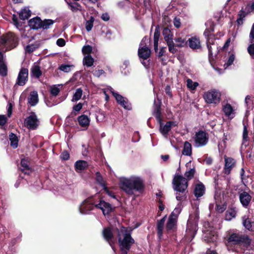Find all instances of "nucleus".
Wrapping results in <instances>:
<instances>
[{"mask_svg": "<svg viewBox=\"0 0 254 254\" xmlns=\"http://www.w3.org/2000/svg\"><path fill=\"white\" fill-rule=\"evenodd\" d=\"M119 184L121 190L130 196L135 195L136 192L142 193L144 190V181L138 176L121 177Z\"/></svg>", "mask_w": 254, "mask_h": 254, "instance_id": "f257e3e1", "label": "nucleus"}, {"mask_svg": "<svg viewBox=\"0 0 254 254\" xmlns=\"http://www.w3.org/2000/svg\"><path fill=\"white\" fill-rule=\"evenodd\" d=\"M118 236L121 254H127V251L129 250L131 245L134 244V240L125 227H123L119 231Z\"/></svg>", "mask_w": 254, "mask_h": 254, "instance_id": "f03ea898", "label": "nucleus"}, {"mask_svg": "<svg viewBox=\"0 0 254 254\" xmlns=\"http://www.w3.org/2000/svg\"><path fill=\"white\" fill-rule=\"evenodd\" d=\"M199 219L197 210L194 214H190L186 228V239L188 241H191L194 237L197 231V222Z\"/></svg>", "mask_w": 254, "mask_h": 254, "instance_id": "7ed1b4c3", "label": "nucleus"}, {"mask_svg": "<svg viewBox=\"0 0 254 254\" xmlns=\"http://www.w3.org/2000/svg\"><path fill=\"white\" fill-rule=\"evenodd\" d=\"M227 241L233 244H239L244 247L246 250H253V245L248 236L236 233L231 234L227 239Z\"/></svg>", "mask_w": 254, "mask_h": 254, "instance_id": "20e7f679", "label": "nucleus"}, {"mask_svg": "<svg viewBox=\"0 0 254 254\" xmlns=\"http://www.w3.org/2000/svg\"><path fill=\"white\" fill-rule=\"evenodd\" d=\"M147 39L144 37L141 40L139 47L138 50V55L140 59L143 61L147 60L150 56L151 51L150 49L147 46L146 41ZM142 64L146 67L148 65V61L141 62Z\"/></svg>", "mask_w": 254, "mask_h": 254, "instance_id": "39448f33", "label": "nucleus"}, {"mask_svg": "<svg viewBox=\"0 0 254 254\" xmlns=\"http://www.w3.org/2000/svg\"><path fill=\"white\" fill-rule=\"evenodd\" d=\"M173 188L177 192H184L188 188V182L182 175L175 176L172 181Z\"/></svg>", "mask_w": 254, "mask_h": 254, "instance_id": "423d86ee", "label": "nucleus"}, {"mask_svg": "<svg viewBox=\"0 0 254 254\" xmlns=\"http://www.w3.org/2000/svg\"><path fill=\"white\" fill-rule=\"evenodd\" d=\"M203 98L208 104H217L220 101L221 93L216 89H212L204 93Z\"/></svg>", "mask_w": 254, "mask_h": 254, "instance_id": "0eeeda50", "label": "nucleus"}, {"mask_svg": "<svg viewBox=\"0 0 254 254\" xmlns=\"http://www.w3.org/2000/svg\"><path fill=\"white\" fill-rule=\"evenodd\" d=\"M24 126L28 129L34 130L38 128L40 121L36 114L32 112L24 120Z\"/></svg>", "mask_w": 254, "mask_h": 254, "instance_id": "6e6552de", "label": "nucleus"}, {"mask_svg": "<svg viewBox=\"0 0 254 254\" xmlns=\"http://www.w3.org/2000/svg\"><path fill=\"white\" fill-rule=\"evenodd\" d=\"M96 200L95 198L90 197L84 200L79 207L81 214H85L88 213L95 207Z\"/></svg>", "mask_w": 254, "mask_h": 254, "instance_id": "1a4fd4ad", "label": "nucleus"}, {"mask_svg": "<svg viewBox=\"0 0 254 254\" xmlns=\"http://www.w3.org/2000/svg\"><path fill=\"white\" fill-rule=\"evenodd\" d=\"M193 139L195 146L199 147L203 146L207 143L208 136L205 131L200 130L196 132Z\"/></svg>", "mask_w": 254, "mask_h": 254, "instance_id": "9d476101", "label": "nucleus"}, {"mask_svg": "<svg viewBox=\"0 0 254 254\" xmlns=\"http://www.w3.org/2000/svg\"><path fill=\"white\" fill-rule=\"evenodd\" d=\"M95 207L101 209L104 215L109 214L113 209L112 206L109 203L101 199L96 200Z\"/></svg>", "mask_w": 254, "mask_h": 254, "instance_id": "9b49d317", "label": "nucleus"}, {"mask_svg": "<svg viewBox=\"0 0 254 254\" xmlns=\"http://www.w3.org/2000/svg\"><path fill=\"white\" fill-rule=\"evenodd\" d=\"M204 35L205 37H207V47L208 50L209 56H212L214 51L217 52V46L215 44V41L213 39V36L211 35L208 36V32L207 30H206L204 32Z\"/></svg>", "mask_w": 254, "mask_h": 254, "instance_id": "f8f14e48", "label": "nucleus"}, {"mask_svg": "<svg viewBox=\"0 0 254 254\" xmlns=\"http://www.w3.org/2000/svg\"><path fill=\"white\" fill-rule=\"evenodd\" d=\"M243 225L247 229L254 231V219L252 214L247 212L242 217Z\"/></svg>", "mask_w": 254, "mask_h": 254, "instance_id": "ddd939ff", "label": "nucleus"}, {"mask_svg": "<svg viewBox=\"0 0 254 254\" xmlns=\"http://www.w3.org/2000/svg\"><path fill=\"white\" fill-rule=\"evenodd\" d=\"M28 70L22 68L20 70L16 80V84L19 86H23L28 80Z\"/></svg>", "mask_w": 254, "mask_h": 254, "instance_id": "4468645a", "label": "nucleus"}, {"mask_svg": "<svg viewBox=\"0 0 254 254\" xmlns=\"http://www.w3.org/2000/svg\"><path fill=\"white\" fill-rule=\"evenodd\" d=\"M159 123L160 124L159 130L165 137H167L168 133L171 129L172 127L177 125L175 122L171 121L167 122L165 125L163 124L162 121Z\"/></svg>", "mask_w": 254, "mask_h": 254, "instance_id": "2eb2a0df", "label": "nucleus"}, {"mask_svg": "<svg viewBox=\"0 0 254 254\" xmlns=\"http://www.w3.org/2000/svg\"><path fill=\"white\" fill-rule=\"evenodd\" d=\"M113 96L116 98L117 102L123 107L125 109L130 110L131 109L130 104L128 102L127 99L125 98L122 95L116 93L114 91H112Z\"/></svg>", "mask_w": 254, "mask_h": 254, "instance_id": "dca6fc26", "label": "nucleus"}, {"mask_svg": "<svg viewBox=\"0 0 254 254\" xmlns=\"http://www.w3.org/2000/svg\"><path fill=\"white\" fill-rule=\"evenodd\" d=\"M203 238L207 242L214 241L216 240L217 236L215 232L212 231V228L203 230Z\"/></svg>", "mask_w": 254, "mask_h": 254, "instance_id": "f3484780", "label": "nucleus"}, {"mask_svg": "<svg viewBox=\"0 0 254 254\" xmlns=\"http://www.w3.org/2000/svg\"><path fill=\"white\" fill-rule=\"evenodd\" d=\"M77 121L80 127L87 129L90 125V119L88 116L83 114L77 118Z\"/></svg>", "mask_w": 254, "mask_h": 254, "instance_id": "a211bd4d", "label": "nucleus"}, {"mask_svg": "<svg viewBox=\"0 0 254 254\" xmlns=\"http://www.w3.org/2000/svg\"><path fill=\"white\" fill-rule=\"evenodd\" d=\"M190 48L193 50H197L201 47L200 40L196 36L191 37L188 40Z\"/></svg>", "mask_w": 254, "mask_h": 254, "instance_id": "6ab92c4d", "label": "nucleus"}, {"mask_svg": "<svg viewBox=\"0 0 254 254\" xmlns=\"http://www.w3.org/2000/svg\"><path fill=\"white\" fill-rule=\"evenodd\" d=\"M103 235L105 239L108 242L113 251L115 252L114 247L112 244L113 234L111 229L110 228H105L103 231Z\"/></svg>", "mask_w": 254, "mask_h": 254, "instance_id": "aec40b11", "label": "nucleus"}, {"mask_svg": "<svg viewBox=\"0 0 254 254\" xmlns=\"http://www.w3.org/2000/svg\"><path fill=\"white\" fill-rule=\"evenodd\" d=\"M239 198L242 204L245 207L249 205L252 199L251 196L246 191L241 193Z\"/></svg>", "mask_w": 254, "mask_h": 254, "instance_id": "412c9836", "label": "nucleus"}, {"mask_svg": "<svg viewBox=\"0 0 254 254\" xmlns=\"http://www.w3.org/2000/svg\"><path fill=\"white\" fill-rule=\"evenodd\" d=\"M225 173L228 174L235 165V160L231 158L225 157Z\"/></svg>", "mask_w": 254, "mask_h": 254, "instance_id": "4be33fe9", "label": "nucleus"}, {"mask_svg": "<svg viewBox=\"0 0 254 254\" xmlns=\"http://www.w3.org/2000/svg\"><path fill=\"white\" fill-rule=\"evenodd\" d=\"M38 94L37 92L36 91L31 92L28 98V103L31 106H34L38 103Z\"/></svg>", "mask_w": 254, "mask_h": 254, "instance_id": "5701e85b", "label": "nucleus"}, {"mask_svg": "<svg viewBox=\"0 0 254 254\" xmlns=\"http://www.w3.org/2000/svg\"><path fill=\"white\" fill-rule=\"evenodd\" d=\"M205 192V187L201 183L196 184L194 189V194L197 197L202 196Z\"/></svg>", "mask_w": 254, "mask_h": 254, "instance_id": "b1692460", "label": "nucleus"}, {"mask_svg": "<svg viewBox=\"0 0 254 254\" xmlns=\"http://www.w3.org/2000/svg\"><path fill=\"white\" fill-rule=\"evenodd\" d=\"M88 166V163L83 160H78L74 164L75 170L77 172L80 173L84 170Z\"/></svg>", "mask_w": 254, "mask_h": 254, "instance_id": "393cba45", "label": "nucleus"}, {"mask_svg": "<svg viewBox=\"0 0 254 254\" xmlns=\"http://www.w3.org/2000/svg\"><path fill=\"white\" fill-rule=\"evenodd\" d=\"M29 26L33 29H38L41 28L42 23L41 19L39 17H35L30 19L29 21Z\"/></svg>", "mask_w": 254, "mask_h": 254, "instance_id": "a878e982", "label": "nucleus"}, {"mask_svg": "<svg viewBox=\"0 0 254 254\" xmlns=\"http://www.w3.org/2000/svg\"><path fill=\"white\" fill-rule=\"evenodd\" d=\"M31 76L39 78L42 75V71L40 67L36 64H34L31 68Z\"/></svg>", "mask_w": 254, "mask_h": 254, "instance_id": "bb28decb", "label": "nucleus"}, {"mask_svg": "<svg viewBox=\"0 0 254 254\" xmlns=\"http://www.w3.org/2000/svg\"><path fill=\"white\" fill-rule=\"evenodd\" d=\"M65 1L68 6V8L72 12H76L78 10H81V6L78 2H71L69 0H65Z\"/></svg>", "mask_w": 254, "mask_h": 254, "instance_id": "cd10ccee", "label": "nucleus"}, {"mask_svg": "<svg viewBox=\"0 0 254 254\" xmlns=\"http://www.w3.org/2000/svg\"><path fill=\"white\" fill-rule=\"evenodd\" d=\"M237 211L235 208H229L225 213V219L227 221H230L236 216Z\"/></svg>", "mask_w": 254, "mask_h": 254, "instance_id": "c85d7f7f", "label": "nucleus"}, {"mask_svg": "<svg viewBox=\"0 0 254 254\" xmlns=\"http://www.w3.org/2000/svg\"><path fill=\"white\" fill-rule=\"evenodd\" d=\"M19 16L22 20L27 19L31 16V11L28 7H24L19 11Z\"/></svg>", "mask_w": 254, "mask_h": 254, "instance_id": "c756f323", "label": "nucleus"}, {"mask_svg": "<svg viewBox=\"0 0 254 254\" xmlns=\"http://www.w3.org/2000/svg\"><path fill=\"white\" fill-rule=\"evenodd\" d=\"M163 35L167 43H172L173 41V34L171 30L168 28H165L163 31Z\"/></svg>", "mask_w": 254, "mask_h": 254, "instance_id": "7c9ffc66", "label": "nucleus"}, {"mask_svg": "<svg viewBox=\"0 0 254 254\" xmlns=\"http://www.w3.org/2000/svg\"><path fill=\"white\" fill-rule=\"evenodd\" d=\"M3 59V55L0 51V74L2 76H5L7 75V66L6 64L2 62Z\"/></svg>", "mask_w": 254, "mask_h": 254, "instance_id": "2f4dec72", "label": "nucleus"}, {"mask_svg": "<svg viewBox=\"0 0 254 254\" xmlns=\"http://www.w3.org/2000/svg\"><path fill=\"white\" fill-rule=\"evenodd\" d=\"M177 220V219L169 216L166 227V229L167 231L173 230L175 228Z\"/></svg>", "mask_w": 254, "mask_h": 254, "instance_id": "473e14b6", "label": "nucleus"}, {"mask_svg": "<svg viewBox=\"0 0 254 254\" xmlns=\"http://www.w3.org/2000/svg\"><path fill=\"white\" fill-rule=\"evenodd\" d=\"M191 152L192 148L191 144L188 141H185L182 151V154L184 155L190 156L191 154Z\"/></svg>", "mask_w": 254, "mask_h": 254, "instance_id": "72a5a7b5", "label": "nucleus"}, {"mask_svg": "<svg viewBox=\"0 0 254 254\" xmlns=\"http://www.w3.org/2000/svg\"><path fill=\"white\" fill-rule=\"evenodd\" d=\"M94 62V59L91 55L85 56L83 59V64L87 67H91L93 65Z\"/></svg>", "mask_w": 254, "mask_h": 254, "instance_id": "f704fd0d", "label": "nucleus"}, {"mask_svg": "<svg viewBox=\"0 0 254 254\" xmlns=\"http://www.w3.org/2000/svg\"><path fill=\"white\" fill-rule=\"evenodd\" d=\"M160 37V31L159 28L156 27L154 34V48L156 52L158 51V41Z\"/></svg>", "mask_w": 254, "mask_h": 254, "instance_id": "c9c22d12", "label": "nucleus"}, {"mask_svg": "<svg viewBox=\"0 0 254 254\" xmlns=\"http://www.w3.org/2000/svg\"><path fill=\"white\" fill-rule=\"evenodd\" d=\"M223 110L227 116L230 118L233 117L234 110L230 104H227L225 105L223 108Z\"/></svg>", "mask_w": 254, "mask_h": 254, "instance_id": "e433bc0d", "label": "nucleus"}, {"mask_svg": "<svg viewBox=\"0 0 254 254\" xmlns=\"http://www.w3.org/2000/svg\"><path fill=\"white\" fill-rule=\"evenodd\" d=\"M62 85L60 84L53 85L50 87V92L53 96H57L61 90Z\"/></svg>", "mask_w": 254, "mask_h": 254, "instance_id": "4c0bfd02", "label": "nucleus"}, {"mask_svg": "<svg viewBox=\"0 0 254 254\" xmlns=\"http://www.w3.org/2000/svg\"><path fill=\"white\" fill-rule=\"evenodd\" d=\"M166 215L163 218H162L157 223V233L159 237H160L162 235L163 229L164 228V223L166 220Z\"/></svg>", "mask_w": 254, "mask_h": 254, "instance_id": "58836bf2", "label": "nucleus"}, {"mask_svg": "<svg viewBox=\"0 0 254 254\" xmlns=\"http://www.w3.org/2000/svg\"><path fill=\"white\" fill-rule=\"evenodd\" d=\"M9 140L10 141V145L14 148H16L18 147V139L17 136L13 133H11L9 135Z\"/></svg>", "mask_w": 254, "mask_h": 254, "instance_id": "ea45409f", "label": "nucleus"}, {"mask_svg": "<svg viewBox=\"0 0 254 254\" xmlns=\"http://www.w3.org/2000/svg\"><path fill=\"white\" fill-rule=\"evenodd\" d=\"M195 173V167L190 168L188 169L185 173V176L188 182V180H191L194 176Z\"/></svg>", "mask_w": 254, "mask_h": 254, "instance_id": "a19ab883", "label": "nucleus"}, {"mask_svg": "<svg viewBox=\"0 0 254 254\" xmlns=\"http://www.w3.org/2000/svg\"><path fill=\"white\" fill-rule=\"evenodd\" d=\"M175 42L176 43V46L178 47H182L185 46L188 42L186 39L181 37H177L174 39Z\"/></svg>", "mask_w": 254, "mask_h": 254, "instance_id": "79ce46f5", "label": "nucleus"}, {"mask_svg": "<svg viewBox=\"0 0 254 254\" xmlns=\"http://www.w3.org/2000/svg\"><path fill=\"white\" fill-rule=\"evenodd\" d=\"M21 167L23 168L21 169V171L24 172L25 174L29 173V168L28 166V161L25 159H23L21 161Z\"/></svg>", "mask_w": 254, "mask_h": 254, "instance_id": "37998d69", "label": "nucleus"}, {"mask_svg": "<svg viewBox=\"0 0 254 254\" xmlns=\"http://www.w3.org/2000/svg\"><path fill=\"white\" fill-rule=\"evenodd\" d=\"M42 23L41 28L47 29L54 24V21L52 19H45L44 21H42Z\"/></svg>", "mask_w": 254, "mask_h": 254, "instance_id": "c03bdc74", "label": "nucleus"}, {"mask_svg": "<svg viewBox=\"0 0 254 254\" xmlns=\"http://www.w3.org/2000/svg\"><path fill=\"white\" fill-rule=\"evenodd\" d=\"M82 95V90L80 88H77L73 94L71 101L75 102L79 100L81 98Z\"/></svg>", "mask_w": 254, "mask_h": 254, "instance_id": "a18cd8bd", "label": "nucleus"}, {"mask_svg": "<svg viewBox=\"0 0 254 254\" xmlns=\"http://www.w3.org/2000/svg\"><path fill=\"white\" fill-rule=\"evenodd\" d=\"M197 82H193L190 79H188L187 80V85L188 88L194 90L198 86Z\"/></svg>", "mask_w": 254, "mask_h": 254, "instance_id": "49530a36", "label": "nucleus"}, {"mask_svg": "<svg viewBox=\"0 0 254 254\" xmlns=\"http://www.w3.org/2000/svg\"><path fill=\"white\" fill-rule=\"evenodd\" d=\"M94 18L93 16H90L89 20L86 21L85 23V28L86 30L89 32L90 31L93 26V22Z\"/></svg>", "mask_w": 254, "mask_h": 254, "instance_id": "de8ad7c7", "label": "nucleus"}, {"mask_svg": "<svg viewBox=\"0 0 254 254\" xmlns=\"http://www.w3.org/2000/svg\"><path fill=\"white\" fill-rule=\"evenodd\" d=\"M96 181L104 189L106 187V184L103 177L99 172L96 173Z\"/></svg>", "mask_w": 254, "mask_h": 254, "instance_id": "09e8293b", "label": "nucleus"}, {"mask_svg": "<svg viewBox=\"0 0 254 254\" xmlns=\"http://www.w3.org/2000/svg\"><path fill=\"white\" fill-rule=\"evenodd\" d=\"M243 125H244V129H243V143H244L245 142H247L249 141V138L248 137V131L247 125L244 123H243Z\"/></svg>", "mask_w": 254, "mask_h": 254, "instance_id": "8fccbe9b", "label": "nucleus"}, {"mask_svg": "<svg viewBox=\"0 0 254 254\" xmlns=\"http://www.w3.org/2000/svg\"><path fill=\"white\" fill-rule=\"evenodd\" d=\"M250 44L248 47L247 51L251 58L254 59V43H253V41L251 42V40H250Z\"/></svg>", "mask_w": 254, "mask_h": 254, "instance_id": "3c124183", "label": "nucleus"}, {"mask_svg": "<svg viewBox=\"0 0 254 254\" xmlns=\"http://www.w3.org/2000/svg\"><path fill=\"white\" fill-rule=\"evenodd\" d=\"M160 109V106H157L153 112V115L155 117L159 123H161V122L162 121L161 118V112Z\"/></svg>", "mask_w": 254, "mask_h": 254, "instance_id": "603ef678", "label": "nucleus"}, {"mask_svg": "<svg viewBox=\"0 0 254 254\" xmlns=\"http://www.w3.org/2000/svg\"><path fill=\"white\" fill-rule=\"evenodd\" d=\"M92 51V47L90 45H85L82 49V52L84 56L90 55Z\"/></svg>", "mask_w": 254, "mask_h": 254, "instance_id": "864d4df0", "label": "nucleus"}, {"mask_svg": "<svg viewBox=\"0 0 254 254\" xmlns=\"http://www.w3.org/2000/svg\"><path fill=\"white\" fill-rule=\"evenodd\" d=\"M72 67H73V65L63 64L60 66L59 69L65 72H68L71 70V68Z\"/></svg>", "mask_w": 254, "mask_h": 254, "instance_id": "5fc2aeb1", "label": "nucleus"}, {"mask_svg": "<svg viewBox=\"0 0 254 254\" xmlns=\"http://www.w3.org/2000/svg\"><path fill=\"white\" fill-rule=\"evenodd\" d=\"M181 208L180 207H176L173 211L171 213V215H170V217H171L172 218H174L175 219H177L178 215L181 212Z\"/></svg>", "mask_w": 254, "mask_h": 254, "instance_id": "6e6d98bb", "label": "nucleus"}, {"mask_svg": "<svg viewBox=\"0 0 254 254\" xmlns=\"http://www.w3.org/2000/svg\"><path fill=\"white\" fill-rule=\"evenodd\" d=\"M216 210L219 213L223 212L226 208V205L225 203L220 204L218 203V202L216 201Z\"/></svg>", "mask_w": 254, "mask_h": 254, "instance_id": "4d7b16f0", "label": "nucleus"}, {"mask_svg": "<svg viewBox=\"0 0 254 254\" xmlns=\"http://www.w3.org/2000/svg\"><path fill=\"white\" fill-rule=\"evenodd\" d=\"M235 60V55L234 54H231L226 64H224V66H226L225 68H227L229 66L232 64Z\"/></svg>", "mask_w": 254, "mask_h": 254, "instance_id": "13d9d810", "label": "nucleus"}, {"mask_svg": "<svg viewBox=\"0 0 254 254\" xmlns=\"http://www.w3.org/2000/svg\"><path fill=\"white\" fill-rule=\"evenodd\" d=\"M250 13L247 10V8L245 7V9L241 10L240 11V13L239 14V16L240 18H241L242 19H244L245 18V17L249 14Z\"/></svg>", "mask_w": 254, "mask_h": 254, "instance_id": "bf43d9fd", "label": "nucleus"}, {"mask_svg": "<svg viewBox=\"0 0 254 254\" xmlns=\"http://www.w3.org/2000/svg\"><path fill=\"white\" fill-rule=\"evenodd\" d=\"M167 45L168 46L169 50L170 52L173 54L176 52L177 49L175 48L173 41H172V43L170 42V43H168Z\"/></svg>", "mask_w": 254, "mask_h": 254, "instance_id": "052dcab7", "label": "nucleus"}, {"mask_svg": "<svg viewBox=\"0 0 254 254\" xmlns=\"http://www.w3.org/2000/svg\"><path fill=\"white\" fill-rule=\"evenodd\" d=\"M246 7L250 13L254 12V1H252L251 3L248 4Z\"/></svg>", "mask_w": 254, "mask_h": 254, "instance_id": "680f3d73", "label": "nucleus"}, {"mask_svg": "<svg viewBox=\"0 0 254 254\" xmlns=\"http://www.w3.org/2000/svg\"><path fill=\"white\" fill-rule=\"evenodd\" d=\"M252 104V100L251 98L249 95H247L245 98V105L248 108V107L249 108H250Z\"/></svg>", "mask_w": 254, "mask_h": 254, "instance_id": "e2e57ef3", "label": "nucleus"}, {"mask_svg": "<svg viewBox=\"0 0 254 254\" xmlns=\"http://www.w3.org/2000/svg\"><path fill=\"white\" fill-rule=\"evenodd\" d=\"M105 73L103 69L96 70L93 72V74L97 77H99Z\"/></svg>", "mask_w": 254, "mask_h": 254, "instance_id": "0e129e2a", "label": "nucleus"}, {"mask_svg": "<svg viewBox=\"0 0 254 254\" xmlns=\"http://www.w3.org/2000/svg\"><path fill=\"white\" fill-rule=\"evenodd\" d=\"M174 25L176 28L180 27L181 25L180 19L178 17H175L174 19Z\"/></svg>", "mask_w": 254, "mask_h": 254, "instance_id": "69168bd1", "label": "nucleus"}, {"mask_svg": "<svg viewBox=\"0 0 254 254\" xmlns=\"http://www.w3.org/2000/svg\"><path fill=\"white\" fill-rule=\"evenodd\" d=\"M61 158L63 160H68L69 158V154L66 151H64L62 152V153L61 155Z\"/></svg>", "mask_w": 254, "mask_h": 254, "instance_id": "338daca9", "label": "nucleus"}, {"mask_svg": "<svg viewBox=\"0 0 254 254\" xmlns=\"http://www.w3.org/2000/svg\"><path fill=\"white\" fill-rule=\"evenodd\" d=\"M254 39V23L253 24L250 33V40L252 42Z\"/></svg>", "mask_w": 254, "mask_h": 254, "instance_id": "774afa93", "label": "nucleus"}]
</instances>
